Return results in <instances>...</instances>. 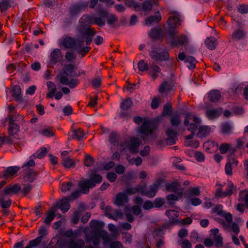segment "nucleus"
Listing matches in <instances>:
<instances>
[{
  "mask_svg": "<svg viewBox=\"0 0 248 248\" xmlns=\"http://www.w3.org/2000/svg\"><path fill=\"white\" fill-rule=\"evenodd\" d=\"M90 186L93 188L97 184H99L102 181V177L98 174L92 173L90 176V179H88Z\"/></svg>",
  "mask_w": 248,
  "mask_h": 248,
  "instance_id": "obj_22",
  "label": "nucleus"
},
{
  "mask_svg": "<svg viewBox=\"0 0 248 248\" xmlns=\"http://www.w3.org/2000/svg\"><path fill=\"white\" fill-rule=\"evenodd\" d=\"M60 46L66 49L74 48L76 46V39L71 36L64 35L60 41Z\"/></svg>",
  "mask_w": 248,
  "mask_h": 248,
  "instance_id": "obj_8",
  "label": "nucleus"
},
{
  "mask_svg": "<svg viewBox=\"0 0 248 248\" xmlns=\"http://www.w3.org/2000/svg\"><path fill=\"white\" fill-rule=\"evenodd\" d=\"M222 217H224L226 219V222L223 219L221 218H218L217 221L218 222L222 225L223 227L226 229L231 227V224L232 221V217L231 213H227L226 215L224 216H221Z\"/></svg>",
  "mask_w": 248,
  "mask_h": 248,
  "instance_id": "obj_18",
  "label": "nucleus"
},
{
  "mask_svg": "<svg viewBox=\"0 0 248 248\" xmlns=\"http://www.w3.org/2000/svg\"><path fill=\"white\" fill-rule=\"evenodd\" d=\"M140 144V141L139 138H132L129 142L124 141L120 145H122V147H128L131 153H136L138 152Z\"/></svg>",
  "mask_w": 248,
  "mask_h": 248,
  "instance_id": "obj_6",
  "label": "nucleus"
},
{
  "mask_svg": "<svg viewBox=\"0 0 248 248\" xmlns=\"http://www.w3.org/2000/svg\"><path fill=\"white\" fill-rule=\"evenodd\" d=\"M73 185V184L71 182H63L61 185V190L62 192H64L69 191Z\"/></svg>",
  "mask_w": 248,
  "mask_h": 248,
  "instance_id": "obj_57",
  "label": "nucleus"
},
{
  "mask_svg": "<svg viewBox=\"0 0 248 248\" xmlns=\"http://www.w3.org/2000/svg\"><path fill=\"white\" fill-rule=\"evenodd\" d=\"M133 105V102L130 98H127L121 104V108L123 110H127Z\"/></svg>",
  "mask_w": 248,
  "mask_h": 248,
  "instance_id": "obj_46",
  "label": "nucleus"
},
{
  "mask_svg": "<svg viewBox=\"0 0 248 248\" xmlns=\"http://www.w3.org/2000/svg\"><path fill=\"white\" fill-rule=\"evenodd\" d=\"M166 135L168 137L166 139L167 144L173 145L175 143L177 133L172 128H169L166 131Z\"/></svg>",
  "mask_w": 248,
  "mask_h": 248,
  "instance_id": "obj_17",
  "label": "nucleus"
},
{
  "mask_svg": "<svg viewBox=\"0 0 248 248\" xmlns=\"http://www.w3.org/2000/svg\"><path fill=\"white\" fill-rule=\"evenodd\" d=\"M210 128L208 126H202L199 128L198 135L200 137H204L209 134Z\"/></svg>",
  "mask_w": 248,
  "mask_h": 248,
  "instance_id": "obj_47",
  "label": "nucleus"
},
{
  "mask_svg": "<svg viewBox=\"0 0 248 248\" xmlns=\"http://www.w3.org/2000/svg\"><path fill=\"white\" fill-rule=\"evenodd\" d=\"M237 9L238 12L242 14L248 13V5H239L237 6Z\"/></svg>",
  "mask_w": 248,
  "mask_h": 248,
  "instance_id": "obj_64",
  "label": "nucleus"
},
{
  "mask_svg": "<svg viewBox=\"0 0 248 248\" xmlns=\"http://www.w3.org/2000/svg\"><path fill=\"white\" fill-rule=\"evenodd\" d=\"M153 7V4L150 0H145L140 7V9H142L144 11H150Z\"/></svg>",
  "mask_w": 248,
  "mask_h": 248,
  "instance_id": "obj_50",
  "label": "nucleus"
},
{
  "mask_svg": "<svg viewBox=\"0 0 248 248\" xmlns=\"http://www.w3.org/2000/svg\"><path fill=\"white\" fill-rule=\"evenodd\" d=\"M36 173L33 171H31L26 176L25 178L27 181L32 182L36 177Z\"/></svg>",
  "mask_w": 248,
  "mask_h": 248,
  "instance_id": "obj_63",
  "label": "nucleus"
},
{
  "mask_svg": "<svg viewBox=\"0 0 248 248\" xmlns=\"http://www.w3.org/2000/svg\"><path fill=\"white\" fill-rule=\"evenodd\" d=\"M73 134L71 135L70 138L76 139L78 140H80L84 136L83 131L81 129H78V130H74L72 131Z\"/></svg>",
  "mask_w": 248,
  "mask_h": 248,
  "instance_id": "obj_42",
  "label": "nucleus"
},
{
  "mask_svg": "<svg viewBox=\"0 0 248 248\" xmlns=\"http://www.w3.org/2000/svg\"><path fill=\"white\" fill-rule=\"evenodd\" d=\"M138 67L140 71L143 72L148 70L149 66L144 60H140L138 63Z\"/></svg>",
  "mask_w": 248,
  "mask_h": 248,
  "instance_id": "obj_58",
  "label": "nucleus"
},
{
  "mask_svg": "<svg viewBox=\"0 0 248 248\" xmlns=\"http://www.w3.org/2000/svg\"><path fill=\"white\" fill-rule=\"evenodd\" d=\"M125 193L128 195H133L137 192L144 193V186L141 185H138L135 187H130L125 189Z\"/></svg>",
  "mask_w": 248,
  "mask_h": 248,
  "instance_id": "obj_25",
  "label": "nucleus"
},
{
  "mask_svg": "<svg viewBox=\"0 0 248 248\" xmlns=\"http://www.w3.org/2000/svg\"><path fill=\"white\" fill-rule=\"evenodd\" d=\"M55 217V213L53 211H49L47 213V216L45 218L44 222L46 224H50Z\"/></svg>",
  "mask_w": 248,
  "mask_h": 248,
  "instance_id": "obj_59",
  "label": "nucleus"
},
{
  "mask_svg": "<svg viewBox=\"0 0 248 248\" xmlns=\"http://www.w3.org/2000/svg\"><path fill=\"white\" fill-rule=\"evenodd\" d=\"M47 153V150L45 147H42L34 154L33 156L37 158H42L44 157Z\"/></svg>",
  "mask_w": 248,
  "mask_h": 248,
  "instance_id": "obj_49",
  "label": "nucleus"
},
{
  "mask_svg": "<svg viewBox=\"0 0 248 248\" xmlns=\"http://www.w3.org/2000/svg\"><path fill=\"white\" fill-rule=\"evenodd\" d=\"M192 222V219L190 217H187L183 219H178L177 220L173 221V222L176 224H180L182 225H189Z\"/></svg>",
  "mask_w": 248,
  "mask_h": 248,
  "instance_id": "obj_54",
  "label": "nucleus"
},
{
  "mask_svg": "<svg viewBox=\"0 0 248 248\" xmlns=\"http://www.w3.org/2000/svg\"><path fill=\"white\" fill-rule=\"evenodd\" d=\"M213 212L217 213L220 216H224L227 214L222 210V205L218 204L213 209Z\"/></svg>",
  "mask_w": 248,
  "mask_h": 248,
  "instance_id": "obj_53",
  "label": "nucleus"
},
{
  "mask_svg": "<svg viewBox=\"0 0 248 248\" xmlns=\"http://www.w3.org/2000/svg\"><path fill=\"white\" fill-rule=\"evenodd\" d=\"M21 91L19 86H15L11 91L12 96L17 101H20L21 99Z\"/></svg>",
  "mask_w": 248,
  "mask_h": 248,
  "instance_id": "obj_34",
  "label": "nucleus"
},
{
  "mask_svg": "<svg viewBox=\"0 0 248 248\" xmlns=\"http://www.w3.org/2000/svg\"><path fill=\"white\" fill-rule=\"evenodd\" d=\"M94 160L90 155H86L84 159V165L88 167L92 166L93 165Z\"/></svg>",
  "mask_w": 248,
  "mask_h": 248,
  "instance_id": "obj_56",
  "label": "nucleus"
},
{
  "mask_svg": "<svg viewBox=\"0 0 248 248\" xmlns=\"http://www.w3.org/2000/svg\"><path fill=\"white\" fill-rule=\"evenodd\" d=\"M96 33V31L94 28L88 27L83 32V36L85 39V43L87 45L91 44L93 41V37Z\"/></svg>",
  "mask_w": 248,
  "mask_h": 248,
  "instance_id": "obj_13",
  "label": "nucleus"
},
{
  "mask_svg": "<svg viewBox=\"0 0 248 248\" xmlns=\"http://www.w3.org/2000/svg\"><path fill=\"white\" fill-rule=\"evenodd\" d=\"M164 233V232L162 229H156L153 232V237L155 240L162 238Z\"/></svg>",
  "mask_w": 248,
  "mask_h": 248,
  "instance_id": "obj_55",
  "label": "nucleus"
},
{
  "mask_svg": "<svg viewBox=\"0 0 248 248\" xmlns=\"http://www.w3.org/2000/svg\"><path fill=\"white\" fill-rule=\"evenodd\" d=\"M70 201H71L70 197H65L57 203V206L63 213H65L70 208V205L69 203Z\"/></svg>",
  "mask_w": 248,
  "mask_h": 248,
  "instance_id": "obj_16",
  "label": "nucleus"
},
{
  "mask_svg": "<svg viewBox=\"0 0 248 248\" xmlns=\"http://www.w3.org/2000/svg\"><path fill=\"white\" fill-rule=\"evenodd\" d=\"M179 19L176 16L170 17L168 20V27H165V29L168 35H169V31L173 30H176L175 28L179 25Z\"/></svg>",
  "mask_w": 248,
  "mask_h": 248,
  "instance_id": "obj_15",
  "label": "nucleus"
},
{
  "mask_svg": "<svg viewBox=\"0 0 248 248\" xmlns=\"http://www.w3.org/2000/svg\"><path fill=\"white\" fill-rule=\"evenodd\" d=\"M222 133L224 134L230 135L232 133V127L228 123H225L222 124Z\"/></svg>",
  "mask_w": 248,
  "mask_h": 248,
  "instance_id": "obj_41",
  "label": "nucleus"
},
{
  "mask_svg": "<svg viewBox=\"0 0 248 248\" xmlns=\"http://www.w3.org/2000/svg\"><path fill=\"white\" fill-rule=\"evenodd\" d=\"M160 68L155 64H151L148 69V73L152 78L155 80L158 77V74L160 72Z\"/></svg>",
  "mask_w": 248,
  "mask_h": 248,
  "instance_id": "obj_19",
  "label": "nucleus"
},
{
  "mask_svg": "<svg viewBox=\"0 0 248 248\" xmlns=\"http://www.w3.org/2000/svg\"><path fill=\"white\" fill-rule=\"evenodd\" d=\"M62 164L65 168H67L73 167L75 166V163L74 160L69 157L63 158Z\"/></svg>",
  "mask_w": 248,
  "mask_h": 248,
  "instance_id": "obj_48",
  "label": "nucleus"
},
{
  "mask_svg": "<svg viewBox=\"0 0 248 248\" xmlns=\"http://www.w3.org/2000/svg\"><path fill=\"white\" fill-rule=\"evenodd\" d=\"M187 194L189 197H196L201 194V191L199 186L191 187L187 191Z\"/></svg>",
  "mask_w": 248,
  "mask_h": 248,
  "instance_id": "obj_43",
  "label": "nucleus"
},
{
  "mask_svg": "<svg viewBox=\"0 0 248 248\" xmlns=\"http://www.w3.org/2000/svg\"><path fill=\"white\" fill-rule=\"evenodd\" d=\"M90 224L91 227L94 230V233L99 231L105 226V223L103 222L95 219L92 220L90 221Z\"/></svg>",
  "mask_w": 248,
  "mask_h": 248,
  "instance_id": "obj_29",
  "label": "nucleus"
},
{
  "mask_svg": "<svg viewBox=\"0 0 248 248\" xmlns=\"http://www.w3.org/2000/svg\"><path fill=\"white\" fill-rule=\"evenodd\" d=\"M208 97L211 102H217L221 97L220 92L217 90H212L208 93Z\"/></svg>",
  "mask_w": 248,
  "mask_h": 248,
  "instance_id": "obj_28",
  "label": "nucleus"
},
{
  "mask_svg": "<svg viewBox=\"0 0 248 248\" xmlns=\"http://www.w3.org/2000/svg\"><path fill=\"white\" fill-rule=\"evenodd\" d=\"M180 184L176 182H173L171 183H168L166 185V190L168 191L176 192L179 189Z\"/></svg>",
  "mask_w": 248,
  "mask_h": 248,
  "instance_id": "obj_38",
  "label": "nucleus"
},
{
  "mask_svg": "<svg viewBox=\"0 0 248 248\" xmlns=\"http://www.w3.org/2000/svg\"><path fill=\"white\" fill-rule=\"evenodd\" d=\"M246 33L241 29L235 31L232 34V39L233 41L240 40L245 37Z\"/></svg>",
  "mask_w": 248,
  "mask_h": 248,
  "instance_id": "obj_33",
  "label": "nucleus"
},
{
  "mask_svg": "<svg viewBox=\"0 0 248 248\" xmlns=\"http://www.w3.org/2000/svg\"><path fill=\"white\" fill-rule=\"evenodd\" d=\"M14 0H1L0 1V12L2 13L11 6Z\"/></svg>",
  "mask_w": 248,
  "mask_h": 248,
  "instance_id": "obj_36",
  "label": "nucleus"
},
{
  "mask_svg": "<svg viewBox=\"0 0 248 248\" xmlns=\"http://www.w3.org/2000/svg\"><path fill=\"white\" fill-rule=\"evenodd\" d=\"M149 55L152 59L158 62L167 61L169 60L170 58V54L168 51H163L159 52L155 50H153L150 51Z\"/></svg>",
  "mask_w": 248,
  "mask_h": 248,
  "instance_id": "obj_5",
  "label": "nucleus"
},
{
  "mask_svg": "<svg viewBox=\"0 0 248 248\" xmlns=\"http://www.w3.org/2000/svg\"><path fill=\"white\" fill-rule=\"evenodd\" d=\"M125 1V4L127 6L131 7H134L135 10L137 11L140 10V6L138 3H135L132 0H124Z\"/></svg>",
  "mask_w": 248,
  "mask_h": 248,
  "instance_id": "obj_51",
  "label": "nucleus"
},
{
  "mask_svg": "<svg viewBox=\"0 0 248 248\" xmlns=\"http://www.w3.org/2000/svg\"><path fill=\"white\" fill-rule=\"evenodd\" d=\"M166 214L168 217L171 220L170 223L172 225L175 224V223L173 222V221L178 220L176 219V218L179 216L178 212L175 210H168L166 211Z\"/></svg>",
  "mask_w": 248,
  "mask_h": 248,
  "instance_id": "obj_37",
  "label": "nucleus"
},
{
  "mask_svg": "<svg viewBox=\"0 0 248 248\" xmlns=\"http://www.w3.org/2000/svg\"><path fill=\"white\" fill-rule=\"evenodd\" d=\"M221 108L216 109H210L206 111V115L209 119H213L219 116L222 113Z\"/></svg>",
  "mask_w": 248,
  "mask_h": 248,
  "instance_id": "obj_27",
  "label": "nucleus"
},
{
  "mask_svg": "<svg viewBox=\"0 0 248 248\" xmlns=\"http://www.w3.org/2000/svg\"><path fill=\"white\" fill-rule=\"evenodd\" d=\"M19 169L20 168L17 166L9 167L3 172V176L7 178L13 176L19 171Z\"/></svg>",
  "mask_w": 248,
  "mask_h": 248,
  "instance_id": "obj_31",
  "label": "nucleus"
},
{
  "mask_svg": "<svg viewBox=\"0 0 248 248\" xmlns=\"http://www.w3.org/2000/svg\"><path fill=\"white\" fill-rule=\"evenodd\" d=\"M234 185L231 181H229L227 183L226 190L223 192L221 188L217 189L215 193V196L217 198H224L227 196L231 195L233 193V189Z\"/></svg>",
  "mask_w": 248,
  "mask_h": 248,
  "instance_id": "obj_9",
  "label": "nucleus"
},
{
  "mask_svg": "<svg viewBox=\"0 0 248 248\" xmlns=\"http://www.w3.org/2000/svg\"><path fill=\"white\" fill-rule=\"evenodd\" d=\"M185 62L189 63V65L187 66V67L189 69H193L196 67V63L197 61L196 59L191 56H188L186 57Z\"/></svg>",
  "mask_w": 248,
  "mask_h": 248,
  "instance_id": "obj_44",
  "label": "nucleus"
},
{
  "mask_svg": "<svg viewBox=\"0 0 248 248\" xmlns=\"http://www.w3.org/2000/svg\"><path fill=\"white\" fill-rule=\"evenodd\" d=\"M65 245L66 248H83L85 243L82 239L75 240L72 239L65 241Z\"/></svg>",
  "mask_w": 248,
  "mask_h": 248,
  "instance_id": "obj_14",
  "label": "nucleus"
},
{
  "mask_svg": "<svg viewBox=\"0 0 248 248\" xmlns=\"http://www.w3.org/2000/svg\"><path fill=\"white\" fill-rule=\"evenodd\" d=\"M68 76L62 75L60 77V81L62 85H68L70 88H75L79 83L78 80L75 78H71L69 80Z\"/></svg>",
  "mask_w": 248,
  "mask_h": 248,
  "instance_id": "obj_12",
  "label": "nucleus"
},
{
  "mask_svg": "<svg viewBox=\"0 0 248 248\" xmlns=\"http://www.w3.org/2000/svg\"><path fill=\"white\" fill-rule=\"evenodd\" d=\"M120 135L115 132H112L109 134L108 138L109 141L111 144L113 146L117 145L122 147L120 144L122 143H119V140Z\"/></svg>",
  "mask_w": 248,
  "mask_h": 248,
  "instance_id": "obj_24",
  "label": "nucleus"
},
{
  "mask_svg": "<svg viewBox=\"0 0 248 248\" xmlns=\"http://www.w3.org/2000/svg\"><path fill=\"white\" fill-rule=\"evenodd\" d=\"M163 182V179H158L155 183L149 186V190L147 191L145 190V187L144 186V193L141 195H145L149 198H153L157 192L158 186Z\"/></svg>",
  "mask_w": 248,
  "mask_h": 248,
  "instance_id": "obj_7",
  "label": "nucleus"
},
{
  "mask_svg": "<svg viewBox=\"0 0 248 248\" xmlns=\"http://www.w3.org/2000/svg\"><path fill=\"white\" fill-rule=\"evenodd\" d=\"M128 202V197L125 193H119L116 196V199L114 203L118 206H123Z\"/></svg>",
  "mask_w": 248,
  "mask_h": 248,
  "instance_id": "obj_20",
  "label": "nucleus"
},
{
  "mask_svg": "<svg viewBox=\"0 0 248 248\" xmlns=\"http://www.w3.org/2000/svg\"><path fill=\"white\" fill-rule=\"evenodd\" d=\"M170 122L172 126L178 127L182 123L180 114L175 113L170 119Z\"/></svg>",
  "mask_w": 248,
  "mask_h": 248,
  "instance_id": "obj_35",
  "label": "nucleus"
},
{
  "mask_svg": "<svg viewBox=\"0 0 248 248\" xmlns=\"http://www.w3.org/2000/svg\"><path fill=\"white\" fill-rule=\"evenodd\" d=\"M94 234H97L98 236L102 237L105 241H108L109 240L108 232L105 230H101L98 231V232H95Z\"/></svg>",
  "mask_w": 248,
  "mask_h": 248,
  "instance_id": "obj_62",
  "label": "nucleus"
},
{
  "mask_svg": "<svg viewBox=\"0 0 248 248\" xmlns=\"http://www.w3.org/2000/svg\"><path fill=\"white\" fill-rule=\"evenodd\" d=\"M178 33L176 30H172L169 31L167 37V43H170L173 47L187 46L188 43L187 37L185 34L177 36Z\"/></svg>",
  "mask_w": 248,
  "mask_h": 248,
  "instance_id": "obj_1",
  "label": "nucleus"
},
{
  "mask_svg": "<svg viewBox=\"0 0 248 248\" xmlns=\"http://www.w3.org/2000/svg\"><path fill=\"white\" fill-rule=\"evenodd\" d=\"M239 201L244 202L245 204H248V190H242L239 193Z\"/></svg>",
  "mask_w": 248,
  "mask_h": 248,
  "instance_id": "obj_45",
  "label": "nucleus"
},
{
  "mask_svg": "<svg viewBox=\"0 0 248 248\" xmlns=\"http://www.w3.org/2000/svg\"><path fill=\"white\" fill-rule=\"evenodd\" d=\"M161 16L159 11L155 13V15L150 16L146 20V24L151 25L154 23H157L160 21Z\"/></svg>",
  "mask_w": 248,
  "mask_h": 248,
  "instance_id": "obj_32",
  "label": "nucleus"
},
{
  "mask_svg": "<svg viewBox=\"0 0 248 248\" xmlns=\"http://www.w3.org/2000/svg\"><path fill=\"white\" fill-rule=\"evenodd\" d=\"M192 119H193V121L195 124H199L201 122V120L200 118L196 116L192 115L190 112H187L186 113L185 119L184 122V125L186 126H188L189 124V120Z\"/></svg>",
  "mask_w": 248,
  "mask_h": 248,
  "instance_id": "obj_26",
  "label": "nucleus"
},
{
  "mask_svg": "<svg viewBox=\"0 0 248 248\" xmlns=\"http://www.w3.org/2000/svg\"><path fill=\"white\" fill-rule=\"evenodd\" d=\"M204 244L208 248H211L215 246L216 248H221L223 245V237L221 234L214 235L212 239H205Z\"/></svg>",
  "mask_w": 248,
  "mask_h": 248,
  "instance_id": "obj_4",
  "label": "nucleus"
},
{
  "mask_svg": "<svg viewBox=\"0 0 248 248\" xmlns=\"http://www.w3.org/2000/svg\"><path fill=\"white\" fill-rule=\"evenodd\" d=\"M78 186L80 188L81 192L84 194H88L89 192L90 189L93 188V187L90 186L88 179L79 181Z\"/></svg>",
  "mask_w": 248,
  "mask_h": 248,
  "instance_id": "obj_21",
  "label": "nucleus"
},
{
  "mask_svg": "<svg viewBox=\"0 0 248 248\" xmlns=\"http://www.w3.org/2000/svg\"><path fill=\"white\" fill-rule=\"evenodd\" d=\"M21 190V187L18 184H15L11 186L8 185L5 186L4 192L5 194H9L11 193H16Z\"/></svg>",
  "mask_w": 248,
  "mask_h": 248,
  "instance_id": "obj_30",
  "label": "nucleus"
},
{
  "mask_svg": "<svg viewBox=\"0 0 248 248\" xmlns=\"http://www.w3.org/2000/svg\"><path fill=\"white\" fill-rule=\"evenodd\" d=\"M9 122L8 125V133L10 137L6 139V141L10 144H15L11 139L10 137H13L14 138L16 139L18 136V133L20 130V126L15 123L13 116H10L8 118Z\"/></svg>",
  "mask_w": 248,
  "mask_h": 248,
  "instance_id": "obj_2",
  "label": "nucleus"
},
{
  "mask_svg": "<svg viewBox=\"0 0 248 248\" xmlns=\"http://www.w3.org/2000/svg\"><path fill=\"white\" fill-rule=\"evenodd\" d=\"M75 66L72 64L65 65L63 68V73L65 75L69 77H76L77 76V72L75 71Z\"/></svg>",
  "mask_w": 248,
  "mask_h": 248,
  "instance_id": "obj_23",
  "label": "nucleus"
},
{
  "mask_svg": "<svg viewBox=\"0 0 248 248\" xmlns=\"http://www.w3.org/2000/svg\"><path fill=\"white\" fill-rule=\"evenodd\" d=\"M172 106L170 103H167L163 107V115L170 116L172 114Z\"/></svg>",
  "mask_w": 248,
  "mask_h": 248,
  "instance_id": "obj_52",
  "label": "nucleus"
},
{
  "mask_svg": "<svg viewBox=\"0 0 248 248\" xmlns=\"http://www.w3.org/2000/svg\"><path fill=\"white\" fill-rule=\"evenodd\" d=\"M165 202V199L162 198H156L154 201V205L155 208H160L164 204Z\"/></svg>",
  "mask_w": 248,
  "mask_h": 248,
  "instance_id": "obj_60",
  "label": "nucleus"
},
{
  "mask_svg": "<svg viewBox=\"0 0 248 248\" xmlns=\"http://www.w3.org/2000/svg\"><path fill=\"white\" fill-rule=\"evenodd\" d=\"M166 200L169 204L173 205L174 203L173 202L178 200V199L175 194H170L166 196Z\"/></svg>",
  "mask_w": 248,
  "mask_h": 248,
  "instance_id": "obj_61",
  "label": "nucleus"
},
{
  "mask_svg": "<svg viewBox=\"0 0 248 248\" xmlns=\"http://www.w3.org/2000/svg\"><path fill=\"white\" fill-rule=\"evenodd\" d=\"M155 127L150 120L145 121L137 130V132L141 135V137L144 140L145 138L152 135Z\"/></svg>",
  "mask_w": 248,
  "mask_h": 248,
  "instance_id": "obj_3",
  "label": "nucleus"
},
{
  "mask_svg": "<svg viewBox=\"0 0 248 248\" xmlns=\"http://www.w3.org/2000/svg\"><path fill=\"white\" fill-rule=\"evenodd\" d=\"M206 47L210 50H213L216 48L217 45V41L214 38H208L205 42Z\"/></svg>",
  "mask_w": 248,
  "mask_h": 248,
  "instance_id": "obj_39",
  "label": "nucleus"
},
{
  "mask_svg": "<svg viewBox=\"0 0 248 248\" xmlns=\"http://www.w3.org/2000/svg\"><path fill=\"white\" fill-rule=\"evenodd\" d=\"M63 58V55L61 50L58 48H55L50 54V64H55L61 62Z\"/></svg>",
  "mask_w": 248,
  "mask_h": 248,
  "instance_id": "obj_10",
  "label": "nucleus"
},
{
  "mask_svg": "<svg viewBox=\"0 0 248 248\" xmlns=\"http://www.w3.org/2000/svg\"><path fill=\"white\" fill-rule=\"evenodd\" d=\"M161 33L162 30L161 28H154L152 29L149 33V36L152 39L155 40L161 37Z\"/></svg>",
  "mask_w": 248,
  "mask_h": 248,
  "instance_id": "obj_40",
  "label": "nucleus"
},
{
  "mask_svg": "<svg viewBox=\"0 0 248 248\" xmlns=\"http://www.w3.org/2000/svg\"><path fill=\"white\" fill-rule=\"evenodd\" d=\"M175 84V82L173 80L165 81L160 85L158 91L161 93H164L165 91L167 92H170L174 90Z\"/></svg>",
  "mask_w": 248,
  "mask_h": 248,
  "instance_id": "obj_11",
  "label": "nucleus"
}]
</instances>
